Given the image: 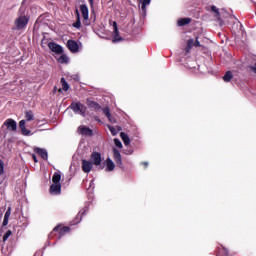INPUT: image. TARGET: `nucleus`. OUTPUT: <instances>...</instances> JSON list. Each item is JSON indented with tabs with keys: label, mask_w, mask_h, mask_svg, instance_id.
<instances>
[{
	"label": "nucleus",
	"mask_w": 256,
	"mask_h": 256,
	"mask_svg": "<svg viewBox=\"0 0 256 256\" xmlns=\"http://www.w3.org/2000/svg\"><path fill=\"white\" fill-rule=\"evenodd\" d=\"M90 7H93V0H88Z\"/></svg>",
	"instance_id": "obj_42"
},
{
	"label": "nucleus",
	"mask_w": 256,
	"mask_h": 256,
	"mask_svg": "<svg viewBox=\"0 0 256 256\" xmlns=\"http://www.w3.org/2000/svg\"><path fill=\"white\" fill-rule=\"evenodd\" d=\"M48 47L50 51H52L53 53H56V55L63 54V47L55 42H49Z\"/></svg>",
	"instance_id": "obj_4"
},
{
	"label": "nucleus",
	"mask_w": 256,
	"mask_h": 256,
	"mask_svg": "<svg viewBox=\"0 0 256 256\" xmlns=\"http://www.w3.org/2000/svg\"><path fill=\"white\" fill-rule=\"evenodd\" d=\"M103 113L108 119H111V112L109 111V108H104Z\"/></svg>",
	"instance_id": "obj_32"
},
{
	"label": "nucleus",
	"mask_w": 256,
	"mask_h": 256,
	"mask_svg": "<svg viewBox=\"0 0 256 256\" xmlns=\"http://www.w3.org/2000/svg\"><path fill=\"white\" fill-rule=\"evenodd\" d=\"M231 79H233V72L227 71L223 76V81H225V83H229Z\"/></svg>",
	"instance_id": "obj_23"
},
{
	"label": "nucleus",
	"mask_w": 256,
	"mask_h": 256,
	"mask_svg": "<svg viewBox=\"0 0 256 256\" xmlns=\"http://www.w3.org/2000/svg\"><path fill=\"white\" fill-rule=\"evenodd\" d=\"M25 119L26 121H34L35 115H33V111L29 110L25 112Z\"/></svg>",
	"instance_id": "obj_24"
},
{
	"label": "nucleus",
	"mask_w": 256,
	"mask_h": 256,
	"mask_svg": "<svg viewBox=\"0 0 256 256\" xmlns=\"http://www.w3.org/2000/svg\"><path fill=\"white\" fill-rule=\"evenodd\" d=\"M11 217V207H8L5 215H4V219H9Z\"/></svg>",
	"instance_id": "obj_33"
},
{
	"label": "nucleus",
	"mask_w": 256,
	"mask_h": 256,
	"mask_svg": "<svg viewBox=\"0 0 256 256\" xmlns=\"http://www.w3.org/2000/svg\"><path fill=\"white\" fill-rule=\"evenodd\" d=\"M124 153H125V155H133V149L128 148V149L124 150Z\"/></svg>",
	"instance_id": "obj_35"
},
{
	"label": "nucleus",
	"mask_w": 256,
	"mask_h": 256,
	"mask_svg": "<svg viewBox=\"0 0 256 256\" xmlns=\"http://www.w3.org/2000/svg\"><path fill=\"white\" fill-rule=\"evenodd\" d=\"M250 71L256 74V66H250Z\"/></svg>",
	"instance_id": "obj_39"
},
{
	"label": "nucleus",
	"mask_w": 256,
	"mask_h": 256,
	"mask_svg": "<svg viewBox=\"0 0 256 256\" xmlns=\"http://www.w3.org/2000/svg\"><path fill=\"white\" fill-rule=\"evenodd\" d=\"M34 152L37 153L44 161H47L49 159V154L47 153V150L43 148H34Z\"/></svg>",
	"instance_id": "obj_13"
},
{
	"label": "nucleus",
	"mask_w": 256,
	"mask_h": 256,
	"mask_svg": "<svg viewBox=\"0 0 256 256\" xmlns=\"http://www.w3.org/2000/svg\"><path fill=\"white\" fill-rule=\"evenodd\" d=\"M115 170V163L110 158L106 159V171L111 172Z\"/></svg>",
	"instance_id": "obj_18"
},
{
	"label": "nucleus",
	"mask_w": 256,
	"mask_h": 256,
	"mask_svg": "<svg viewBox=\"0 0 256 256\" xmlns=\"http://www.w3.org/2000/svg\"><path fill=\"white\" fill-rule=\"evenodd\" d=\"M114 35L115 41H123V38L119 37V28H116V30H114Z\"/></svg>",
	"instance_id": "obj_29"
},
{
	"label": "nucleus",
	"mask_w": 256,
	"mask_h": 256,
	"mask_svg": "<svg viewBox=\"0 0 256 256\" xmlns=\"http://www.w3.org/2000/svg\"><path fill=\"white\" fill-rule=\"evenodd\" d=\"M193 45H195L194 40H193V39H189V40L187 41V47H186L187 53H189V50L192 49Z\"/></svg>",
	"instance_id": "obj_28"
},
{
	"label": "nucleus",
	"mask_w": 256,
	"mask_h": 256,
	"mask_svg": "<svg viewBox=\"0 0 256 256\" xmlns=\"http://www.w3.org/2000/svg\"><path fill=\"white\" fill-rule=\"evenodd\" d=\"M4 171H5V167L3 166V161L0 160V175H3Z\"/></svg>",
	"instance_id": "obj_34"
},
{
	"label": "nucleus",
	"mask_w": 256,
	"mask_h": 256,
	"mask_svg": "<svg viewBox=\"0 0 256 256\" xmlns=\"http://www.w3.org/2000/svg\"><path fill=\"white\" fill-rule=\"evenodd\" d=\"M60 83L62 85L63 91H67L69 89V83H67V80H65V78H61Z\"/></svg>",
	"instance_id": "obj_25"
},
{
	"label": "nucleus",
	"mask_w": 256,
	"mask_h": 256,
	"mask_svg": "<svg viewBox=\"0 0 256 256\" xmlns=\"http://www.w3.org/2000/svg\"><path fill=\"white\" fill-rule=\"evenodd\" d=\"M113 159L116 164L122 165L123 160L121 159V152L117 148H113Z\"/></svg>",
	"instance_id": "obj_14"
},
{
	"label": "nucleus",
	"mask_w": 256,
	"mask_h": 256,
	"mask_svg": "<svg viewBox=\"0 0 256 256\" xmlns=\"http://www.w3.org/2000/svg\"><path fill=\"white\" fill-rule=\"evenodd\" d=\"M76 15H77V20L76 22L73 23V27H75V29H81V17L79 15V10L76 9Z\"/></svg>",
	"instance_id": "obj_21"
},
{
	"label": "nucleus",
	"mask_w": 256,
	"mask_h": 256,
	"mask_svg": "<svg viewBox=\"0 0 256 256\" xmlns=\"http://www.w3.org/2000/svg\"><path fill=\"white\" fill-rule=\"evenodd\" d=\"M49 192L51 195H61V184L53 183L50 186Z\"/></svg>",
	"instance_id": "obj_12"
},
{
	"label": "nucleus",
	"mask_w": 256,
	"mask_h": 256,
	"mask_svg": "<svg viewBox=\"0 0 256 256\" xmlns=\"http://www.w3.org/2000/svg\"><path fill=\"white\" fill-rule=\"evenodd\" d=\"M9 225V218H4L2 226L7 227Z\"/></svg>",
	"instance_id": "obj_36"
},
{
	"label": "nucleus",
	"mask_w": 256,
	"mask_h": 256,
	"mask_svg": "<svg viewBox=\"0 0 256 256\" xmlns=\"http://www.w3.org/2000/svg\"><path fill=\"white\" fill-rule=\"evenodd\" d=\"M25 125H27V120H21L19 122V129H20L22 135L29 137V135H31V132H30V130H27Z\"/></svg>",
	"instance_id": "obj_10"
},
{
	"label": "nucleus",
	"mask_w": 256,
	"mask_h": 256,
	"mask_svg": "<svg viewBox=\"0 0 256 256\" xmlns=\"http://www.w3.org/2000/svg\"><path fill=\"white\" fill-rule=\"evenodd\" d=\"M67 47L71 53H79V43L75 40H68Z\"/></svg>",
	"instance_id": "obj_8"
},
{
	"label": "nucleus",
	"mask_w": 256,
	"mask_h": 256,
	"mask_svg": "<svg viewBox=\"0 0 256 256\" xmlns=\"http://www.w3.org/2000/svg\"><path fill=\"white\" fill-rule=\"evenodd\" d=\"M141 165H143L145 167V169H147V167H149V163L148 162H142Z\"/></svg>",
	"instance_id": "obj_41"
},
{
	"label": "nucleus",
	"mask_w": 256,
	"mask_h": 256,
	"mask_svg": "<svg viewBox=\"0 0 256 256\" xmlns=\"http://www.w3.org/2000/svg\"><path fill=\"white\" fill-rule=\"evenodd\" d=\"M59 63H69V57H67V55L62 54L59 59H58Z\"/></svg>",
	"instance_id": "obj_26"
},
{
	"label": "nucleus",
	"mask_w": 256,
	"mask_h": 256,
	"mask_svg": "<svg viewBox=\"0 0 256 256\" xmlns=\"http://www.w3.org/2000/svg\"><path fill=\"white\" fill-rule=\"evenodd\" d=\"M86 105L89 109H92V111H101V105H99V103H97L96 101L87 99Z\"/></svg>",
	"instance_id": "obj_9"
},
{
	"label": "nucleus",
	"mask_w": 256,
	"mask_h": 256,
	"mask_svg": "<svg viewBox=\"0 0 256 256\" xmlns=\"http://www.w3.org/2000/svg\"><path fill=\"white\" fill-rule=\"evenodd\" d=\"M211 11L214 13V17H216L217 21L220 23H223V20L221 19V12H219V9L216 6H211Z\"/></svg>",
	"instance_id": "obj_16"
},
{
	"label": "nucleus",
	"mask_w": 256,
	"mask_h": 256,
	"mask_svg": "<svg viewBox=\"0 0 256 256\" xmlns=\"http://www.w3.org/2000/svg\"><path fill=\"white\" fill-rule=\"evenodd\" d=\"M10 235H13V232L11 230H7L3 236V241H7V239H9Z\"/></svg>",
	"instance_id": "obj_31"
},
{
	"label": "nucleus",
	"mask_w": 256,
	"mask_h": 256,
	"mask_svg": "<svg viewBox=\"0 0 256 256\" xmlns=\"http://www.w3.org/2000/svg\"><path fill=\"white\" fill-rule=\"evenodd\" d=\"M52 182L54 184H61V174L59 172H55L52 177Z\"/></svg>",
	"instance_id": "obj_22"
},
{
	"label": "nucleus",
	"mask_w": 256,
	"mask_h": 256,
	"mask_svg": "<svg viewBox=\"0 0 256 256\" xmlns=\"http://www.w3.org/2000/svg\"><path fill=\"white\" fill-rule=\"evenodd\" d=\"M140 3L142 5V11H146L147 5H149V3H151V0H140Z\"/></svg>",
	"instance_id": "obj_27"
},
{
	"label": "nucleus",
	"mask_w": 256,
	"mask_h": 256,
	"mask_svg": "<svg viewBox=\"0 0 256 256\" xmlns=\"http://www.w3.org/2000/svg\"><path fill=\"white\" fill-rule=\"evenodd\" d=\"M54 91H57V86L54 87Z\"/></svg>",
	"instance_id": "obj_44"
},
{
	"label": "nucleus",
	"mask_w": 256,
	"mask_h": 256,
	"mask_svg": "<svg viewBox=\"0 0 256 256\" xmlns=\"http://www.w3.org/2000/svg\"><path fill=\"white\" fill-rule=\"evenodd\" d=\"M58 91H59V93H61V92H62V89L60 88Z\"/></svg>",
	"instance_id": "obj_45"
},
{
	"label": "nucleus",
	"mask_w": 256,
	"mask_h": 256,
	"mask_svg": "<svg viewBox=\"0 0 256 256\" xmlns=\"http://www.w3.org/2000/svg\"><path fill=\"white\" fill-rule=\"evenodd\" d=\"M191 23V18H180L177 22L178 27H185Z\"/></svg>",
	"instance_id": "obj_20"
},
{
	"label": "nucleus",
	"mask_w": 256,
	"mask_h": 256,
	"mask_svg": "<svg viewBox=\"0 0 256 256\" xmlns=\"http://www.w3.org/2000/svg\"><path fill=\"white\" fill-rule=\"evenodd\" d=\"M90 159L92 161V165H95L96 167H99L101 165V153L93 152L90 156Z\"/></svg>",
	"instance_id": "obj_7"
},
{
	"label": "nucleus",
	"mask_w": 256,
	"mask_h": 256,
	"mask_svg": "<svg viewBox=\"0 0 256 256\" xmlns=\"http://www.w3.org/2000/svg\"><path fill=\"white\" fill-rule=\"evenodd\" d=\"M91 169H93L92 162L82 159V171L84 173H91Z\"/></svg>",
	"instance_id": "obj_11"
},
{
	"label": "nucleus",
	"mask_w": 256,
	"mask_h": 256,
	"mask_svg": "<svg viewBox=\"0 0 256 256\" xmlns=\"http://www.w3.org/2000/svg\"><path fill=\"white\" fill-rule=\"evenodd\" d=\"M70 109H72L74 113H80L83 117H85V111H87V107H85L81 102H72Z\"/></svg>",
	"instance_id": "obj_3"
},
{
	"label": "nucleus",
	"mask_w": 256,
	"mask_h": 256,
	"mask_svg": "<svg viewBox=\"0 0 256 256\" xmlns=\"http://www.w3.org/2000/svg\"><path fill=\"white\" fill-rule=\"evenodd\" d=\"M19 17L14 21V25L17 31H21L29 25V17L25 15V12L19 10Z\"/></svg>",
	"instance_id": "obj_1"
},
{
	"label": "nucleus",
	"mask_w": 256,
	"mask_h": 256,
	"mask_svg": "<svg viewBox=\"0 0 256 256\" xmlns=\"http://www.w3.org/2000/svg\"><path fill=\"white\" fill-rule=\"evenodd\" d=\"M120 137H121L124 145H126V146L131 145V139L129 138V135H127V133L121 132Z\"/></svg>",
	"instance_id": "obj_19"
},
{
	"label": "nucleus",
	"mask_w": 256,
	"mask_h": 256,
	"mask_svg": "<svg viewBox=\"0 0 256 256\" xmlns=\"http://www.w3.org/2000/svg\"><path fill=\"white\" fill-rule=\"evenodd\" d=\"M83 215H87V210L80 211L77 217L75 218V220H73L72 225H77L81 223V220L83 219Z\"/></svg>",
	"instance_id": "obj_17"
},
{
	"label": "nucleus",
	"mask_w": 256,
	"mask_h": 256,
	"mask_svg": "<svg viewBox=\"0 0 256 256\" xmlns=\"http://www.w3.org/2000/svg\"><path fill=\"white\" fill-rule=\"evenodd\" d=\"M114 144L118 147V149H123V144L121 143V140H119V138L114 139Z\"/></svg>",
	"instance_id": "obj_30"
},
{
	"label": "nucleus",
	"mask_w": 256,
	"mask_h": 256,
	"mask_svg": "<svg viewBox=\"0 0 256 256\" xmlns=\"http://www.w3.org/2000/svg\"><path fill=\"white\" fill-rule=\"evenodd\" d=\"M55 233H58V239L67 235V233H71V228L69 226L61 227V224H58L50 233V237H53Z\"/></svg>",
	"instance_id": "obj_2"
},
{
	"label": "nucleus",
	"mask_w": 256,
	"mask_h": 256,
	"mask_svg": "<svg viewBox=\"0 0 256 256\" xmlns=\"http://www.w3.org/2000/svg\"><path fill=\"white\" fill-rule=\"evenodd\" d=\"M32 159L34 163H38L37 156L35 154L32 155Z\"/></svg>",
	"instance_id": "obj_40"
},
{
	"label": "nucleus",
	"mask_w": 256,
	"mask_h": 256,
	"mask_svg": "<svg viewBox=\"0 0 256 256\" xmlns=\"http://www.w3.org/2000/svg\"><path fill=\"white\" fill-rule=\"evenodd\" d=\"M80 11L82 13V17H83L84 21H88L89 20V8L85 4H82V5H80Z\"/></svg>",
	"instance_id": "obj_15"
},
{
	"label": "nucleus",
	"mask_w": 256,
	"mask_h": 256,
	"mask_svg": "<svg viewBox=\"0 0 256 256\" xmlns=\"http://www.w3.org/2000/svg\"><path fill=\"white\" fill-rule=\"evenodd\" d=\"M99 169H105V166H100Z\"/></svg>",
	"instance_id": "obj_43"
},
{
	"label": "nucleus",
	"mask_w": 256,
	"mask_h": 256,
	"mask_svg": "<svg viewBox=\"0 0 256 256\" xmlns=\"http://www.w3.org/2000/svg\"><path fill=\"white\" fill-rule=\"evenodd\" d=\"M3 127H6L8 131H17V122L11 118H8L3 123Z\"/></svg>",
	"instance_id": "obj_5"
},
{
	"label": "nucleus",
	"mask_w": 256,
	"mask_h": 256,
	"mask_svg": "<svg viewBox=\"0 0 256 256\" xmlns=\"http://www.w3.org/2000/svg\"><path fill=\"white\" fill-rule=\"evenodd\" d=\"M194 47H201V42H199V40L197 38L194 42Z\"/></svg>",
	"instance_id": "obj_37"
},
{
	"label": "nucleus",
	"mask_w": 256,
	"mask_h": 256,
	"mask_svg": "<svg viewBox=\"0 0 256 256\" xmlns=\"http://www.w3.org/2000/svg\"><path fill=\"white\" fill-rule=\"evenodd\" d=\"M78 133L79 135H83L84 137H93V131L87 126H79Z\"/></svg>",
	"instance_id": "obj_6"
},
{
	"label": "nucleus",
	"mask_w": 256,
	"mask_h": 256,
	"mask_svg": "<svg viewBox=\"0 0 256 256\" xmlns=\"http://www.w3.org/2000/svg\"><path fill=\"white\" fill-rule=\"evenodd\" d=\"M113 29H114V31H117V29H119L118 27H117V22H113Z\"/></svg>",
	"instance_id": "obj_38"
}]
</instances>
